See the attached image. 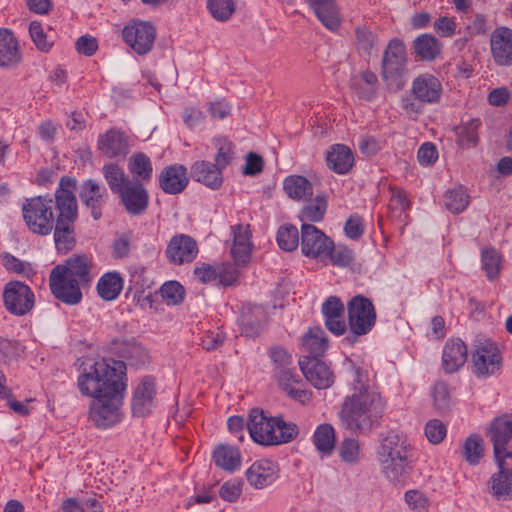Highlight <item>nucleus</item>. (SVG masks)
I'll use <instances>...</instances> for the list:
<instances>
[{
    "label": "nucleus",
    "mask_w": 512,
    "mask_h": 512,
    "mask_svg": "<svg viewBox=\"0 0 512 512\" xmlns=\"http://www.w3.org/2000/svg\"><path fill=\"white\" fill-rule=\"evenodd\" d=\"M207 8L215 20L226 22L236 10V2L235 0H207Z\"/></svg>",
    "instance_id": "nucleus-51"
},
{
    "label": "nucleus",
    "mask_w": 512,
    "mask_h": 512,
    "mask_svg": "<svg viewBox=\"0 0 512 512\" xmlns=\"http://www.w3.org/2000/svg\"><path fill=\"white\" fill-rule=\"evenodd\" d=\"M469 204V195L462 186L448 190L444 195V205L453 214L463 212Z\"/></svg>",
    "instance_id": "nucleus-46"
},
{
    "label": "nucleus",
    "mask_w": 512,
    "mask_h": 512,
    "mask_svg": "<svg viewBox=\"0 0 512 512\" xmlns=\"http://www.w3.org/2000/svg\"><path fill=\"white\" fill-rule=\"evenodd\" d=\"M328 347L326 333L320 327H312L302 337V349L309 354V358L318 359Z\"/></svg>",
    "instance_id": "nucleus-35"
},
{
    "label": "nucleus",
    "mask_w": 512,
    "mask_h": 512,
    "mask_svg": "<svg viewBox=\"0 0 512 512\" xmlns=\"http://www.w3.org/2000/svg\"><path fill=\"white\" fill-rule=\"evenodd\" d=\"M447 433L446 426L438 419L429 420L425 425V435L432 444L441 443Z\"/></svg>",
    "instance_id": "nucleus-61"
},
{
    "label": "nucleus",
    "mask_w": 512,
    "mask_h": 512,
    "mask_svg": "<svg viewBox=\"0 0 512 512\" xmlns=\"http://www.w3.org/2000/svg\"><path fill=\"white\" fill-rule=\"evenodd\" d=\"M155 383L151 378H144L134 391L131 410L136 417L147 416L154 406Z\"/></svg>",
    "instance_id": "nucleus-23"
},
{
    "label": "nucleus",
    "mask_w": 512,
    "mask_h": 512,
    "mask_svg": "<svg viewBox=\"0 0 512 512\" xmlns=\"http://www.w3.org/2000/svg\"><path fill=\"white\" fill-rule=\"evenodd\" d=\"M412 92L420 102L435 103L441 97V83L432 75H420L413 81Z\"/></svg>",
    "instance_id": "nucleus-27"
},
{
    "label": "nucleus",
    "mask_w": 512,
    "mask_h": 512,
    "mask_svg": "<svg viewBox=\"0 0 512 512\" xmlns=\"http://www.w3.org/2000/svg\"><path fill=\"white\" fill-rule=\"evenodd\" d=\"M354 260V253L348 247L338 245L334 246L332 242V247L327 256L324 257L322 262L328 263L331 262L333 265L346 267L350 265Z\"/></svg>",
    "instance_id": "nucleus-57"
},
{
    "label": "nucleus",
    "mask_w": 512,
    "mask_h": 512,
    "mask_svg": "<svg viewBox=\"0 0 512 512\" xmlns=\"http://www.w3.org/2000/svg\"><path fill=\"white\" fill-rule=\"evenodd\" d=\"M415 54L422 60H434L441 51V43L431 34L418 36L413 44Z\"/></svg>",
    "instance_id": "nucleus-41"
},
{
    "label": "nucleus",
    "mask_w": 512,
    "mask_h": 512,
    "mask_svg": "<svg viewBox=\"0 0 512 512\" xmlns=\"http://www.w3.org/2000/svg\"><path fill=\"white\" fill-rule=\"evenodd\" d=\"M335 430L331 424L319 425L313 434V444L317 451L323 455H330L335 448Z\"/></svg>",
    "instance_id": "nucleus-42"
},
{
    "label": "nucleus",
    "mask_w": 512,
    "mask_h": 512,
    "mask_svg": "<svg viewBox=\"0 0 512 512\" xmlns=\"http://www.w3.org/2000/svg\"><path fill=\"white\" fill-rule=\"evenodd\" d=\"M501 354L491 341L479 342L472 354L473 372L476 376H490L500 369Z\"/></svg>",
    "instance_id": "nucleus-12"
},
{
    "label": "nucleus",
    "mask_w": 512,
    "mask_h": 512,
    "mask_svg": "<svg viewBox=\"0 0 512 512\" xmlns=\"http://www.w3.org/2000/svg\"><path fill=\"white\" fill-rule=\"evenodd\" d=\"M160 294L168 305H178L184 299L185 289L177 281H168L161 286Z\"/></svg>",
    "instance_id": "nucleus-58"
},
{
    "label": "nucleus",
    "mask_w": 512,
    "mask_h": 512,
    "mask_svg": "<svg viewBox=\"0 0 512 512\" xmlns=\"http://www.w3.org/2000/svg\"><path fill=\"white\" fill-rule=\"evenodd\" d=\"M277 242L285 251H293L299 245V232L294 225H284L278 229Z\"/></svg>",
    "instance_id": "nucleus-56"
},
{
    "label": "nucleus",
    "mask_w": 512,
    "mask_h": 512,
    "mask_svg": "<svg viewBox=\"0 0 512 512\" xmlns=\"http://www.w3.org/2000/svg\"><path fill=\"white\" fill-rule=\"evenodd\" d=\"M125 43L138 55H146L152 50L156 30L149 22L132 20L122 30Z\"/></svg>",
    "instance_id": "nucleus-8"
},
{
    "label": "nucleus",
    "mask_w": 512,
    "mask_h": 512,
    "mask_svg": "<svg viewBox=\"0 0 512 512\" xmlns=\"http://www.w3.org/2000/svg\"><path fill=\"white\" fill-rule=\"evenodd\" d=\"M407 71V53L402 40L393 38L384 50L381 61V74L390 86L400 88L402 77Z\"/></svg>",
    "instance_id": "nucleus-5"
},
{
    "label": "nucleus",
    "mask_w": 512,
    "mask_h": 512,
    "mask_svg": "<svg viewBox=\"0 0 512 512\" xmlns=\"http://www.w3.org/2000/svg\"><path fill=\"white\" fill-rule=\"evenodd\" d=\"M63 512H102L99 501L94 498L78 500L76 498H67L61 504Z\"/></svg>",
    "instance_id": "nucleus-52"
},
{
    "label": "nucleus",
    "mask_w": 512,
    "mask_h": 512,
    "mask_svg": "<svg viewBox=\"0 0 512 512\" xmlns=\"http://www.w3.org/2000/svg\"><path fill=\"white\" fill-rule=\"evenodd\" d=\"M75 221L56 220L54 223V242L58 251L68 252L75 244Z\"/></svg>",
    "instance_id": "nucleus-39"
},
{
    "label": "nucleus",
    "mask_w": 512,
    "mask_h": 512,
    "mask_svg": "<svg viewBox=\"0 0 512 512\" xmlns=\"http://www.w3.org/2000/svg\"><path fill=\"white\" fill-rule=\"evenodd\" d=\"M120 201L128 214L138 216L143 214L149 204V194L143 183L132 180L118 193Z\"/></svg>",
    "instance_id": "nucleus-17"
},
{
    "label": "nucleus",
    "mask_w": 512,
    "mask_h": 512,
    "mask_svg": "<svg viewBox=\"0 0 512 512\" xmlns=\"http://www.w3.org/2000/svg\"><path fill=\"white\" fill-rule=\"evenodd\" d=\"M242 492V482L239 480H231L225 482L219 490L220 497L228 502H235Z\"/></svg>",
    "instance_id": "nucleus-63"
},
{
    "label": "nucleus",
    "mask_w": 512,
    "mask_h": 512,
    "mask_svg": "<svg viewBox=\"0 0 512 512\" xmlns=\"http://www.w3.org/2000/svg\"><path fill=\"white\" fill-rule=\"evenodd\" d=\"M104 178L113 193L118 194L123 187L132 181L115 163H109L102 168Z\"/></svg>",
    "instance_id": "nucleus-44"
},
{
    "label": "nucleus",
    "mask_w": 512,
    "mask_h": 512,
    "mask_svg": "<svg viewBox=\"0 0 512 512\" xmlns=\"http://www.w3.org/2000/svg\"><path fill=\"white\" fill-rule=\"evenodd\" d=\"M386 408L387 401L370 383L368 372L355 369L352 393L344 398L339 411L342 425L354 433L367 434L380 425Z\"/></svg>",
    "instance_id": "nucleus-1"
},
{
    "label": "nucleus",
    "mask_w": 512,
    "mask_h": 512,
    "mask_svg": "<svg viewBox=\"0 0 512 512\" xmlns=\"http://www.w3.org/2000/svg\"><path fill=\"white\" fill-rule=\"evenodd\" d=\"M434 405L438 410H446L450 405V394L448 386L443 382H438L433 387Z\"/></svg>",
    "instance_id": "nucleus-62"
},
{
    "label": "nucleus",
    "mask_w": 512,
    "mask_h": 512,
    "mask_svg": "<svg viewBox=\"0 0 512 512\" xmlns=\"http://www.w3.org/2000/svg\"><path fill=\"white\" fill-rule=\"evenodd\" d=\"M377 456L379 463L387 462L394 458L400 460L403 456H410V447L399 435L388 433L381 441Z\"/></svg>",
    "instance_id": "nucleus-30"
},
{
    "label": "nucleus",
    "mask_w": 512,
    "mask_h": 512,
    "mask_svg": "<svg viewBox=\"0 0 512 512\" xmlns=\"http://www.w3.org/2000/svg\"><path fill=\"white\" fill-rule=\"evenodd\" d=\"M462 454L470 465H476L484 455L483 440L478 435H470L464 445Z\"/></svg>",
    "instance_id": "nucleus-53"
},
{
    "label": "nucleus",
    "mask_w": 512,
    "mask_h": 512,
    "mask_svg": "<svg viewBox=\"0 0 512 512\" xmlns=\"http://www.w3.org/2000/svg\"><path fill=\"white\" fill-rule=\"evenodd\" d=\"M197 254V242L187 234L174 235L165 250L166 258L173 265L190 263L197 257Z\"/></svg>",
    "instance_id": "nucleus-14"
},
{
    "label": "nucleus",
    "mask_w": 512,
    "mask_h": 512,
    "mask_svg": "<svg viewBox=\"0 0 512 512\" xmlns=\"http://www.w3.org/2000/svg\"><path fill=\"white\" fill-rule=\"evenodd\" d=\"M482 265L489 279H494L500 271V255L493 249H485L482 252Z\"/></svg>",
    "instance_id": "nucleus-60"
},
{
    "label": "nucleus",
    "mask_w": 512,
    "mask_h": 512,
    "mask_svg": "<svg viewBox=\"0 0 512 512\" xmlns=\"http://www.w3.org/2000/svg\"><path fill=\"white\" fill-rule=\"evenodd\" d=\"M327 210V201L324 196H316L300 211V219L308 222H319L324 218Z\"/></svg>",
    "instance_id": "nucleus-48"
},
{
    "label": "nucleus",
    "mask_w": 512,
    "mask_h": 512,
    "mask_svg": "<svg viewBox=\"0 0 512 512\" xmlns=\"http://www.w3.org/2000/svg\"><path fill=\"white\" fill-rule=\"evenodd\" d=\"M331 247L332 240L324 232L312 224H302L301 250L305 256L322 261Z\"/></svg>",
    "instance_id": "nucleus-11"
},
{
    "label": "nucleus",
    "mask_w": 512,
    "mask_h": 512,
    "mask_svg": "<svg viewBox=\"0 0 512 512\" xmlns=\"http://www.w3.org/2000/svg\"><path fill=\"white\" fill-rule=\"evenodd\" d=\"M299 365L307 381L317 389H326L334 382L329 367L319 359L303 357Z\"/></svg>",
    "instance_id": "nucleus-19"
},
{
    "label": "nucleus",
    "mask_w": 512,
    "mask_h": 512,
    "mask_svg": "<svg viewBox=\"0 0 512 512\" xmlns=\"http://www.w3.org/2000/svg\"><path fill=\"white\" fill-rule=\"evenodd\" d=\"M287 196L295 201H308L313 196L312 183L302 175H289L283 181Z\"/></svg>",
    "instance_id": "nucleus-34"
},
{
    "label": "nucleus",
    "mask_w": 512,
    "mask_h": 512,
    "mask_svg": "<svg viewBox=\"0 0 512 512\" xmlns=\"http://www.w3.org/2000/svg\"><path fill=\"white\" fill-rule=\"evenodd\" d=\"M213 459L216 466L227 472L237 470L242 461L239 449L227 444L216 446L213 452Z\"/></svg>",
    "instance_id": "nucleus-36"
},
{
    "label": "nucleus",
    "mask_w": 512,
    "mask_h": 512,
    "mask_svg": "<svg viewBox=\"0 0 512 512\" xmlns=\"http://www.w3.org/2000/svg\"><path fill=\"white\" fill-rule=\"evenodd\" d=\"M377 82V75L367 70L362 73L359 80H354L352 86L360 98L371 100L376 93Z\"/></svg>",
    "instance_id": "nucleus-50"
},
{
    "label": "nucleus",
    "mask_w": 512,
    "mask_h": 512,
    "mask_svg": "<svg viewBox=\"0 0 512 512\" xmlns=\"http://www.w3.org/2000/svg\"><path fill=\"white\" fill-rule=\"evenodd\" d=\"M123 288V279L117 272H108L98 281L97 291L99 296L106 301H112L118 297Z\"/></svg>",
    "instance_id": "nucleus-40"
},
{
    "label": "nucleus",
    "mask_w": 512,
    "mask_h": 512,
    "mask_svg": "<svg viewBox=\"0 0 512 512\" xmlns=\"http://www.w3.org/2000/svg\"><path fill=\"white\" fill-rule=\"evenodd\" d=\"M326 163L335 173L347 174L354 165L353 152L344 144H334L327 150Z\"/></svg>",
    "instance_id": "nucleus-29"
},
{
    "label": "nucleus",
    "mask_w": 512,
    "mask_h": 512,
    "mask_svg": "<svg viewBox=\"0 0 512 512\" xmlns=\"http://www.w3.org/2000/svg\"><path fill=\"white\" fill-rule=\"evenodd\" d=\"M480 126V120L470 119L467 122H462L455 132L457 135L458 144L462 148H470L477 144L478 133L477 130Z\"/></svg>",
    "instance_id": "nucleus-47"
},
{
    "label": "nucleus",
    "mask_w": 512,
    "mask_h": 512,
    "mask_svg": "<svg viewBox=\"0 0 512 512\" xmlns=\"http://www.w3.org/2000/svg\"><path fill=\"white\" fill-rule=\"evenodd\" d=\"M338 452L341 460L350 465L357 464L362 457L360 443L355 438H345L340 443Z\"/></svg>",
    "instance_id": "nucleus-54"
},
{
    "label": "nucleus",
    "mask_w": 512,
    "mask_h": 512,
    "mask_svg": "<svg viewBox=\"0 0 512 512\" xmlns=\"http://www.w3.org/2000/svg\"><path fill=\"white\" fill-rule=\"evenodd\" d=\"M52 200L42 196L26 199L22 205L23 219L31 232L49 235L54 227Z\"/></svg>",
    "instance_id": "nucleus-4"
},
{
    "label": "nucleus",
    "mask_w": 512,
    "mask_h": 512,
    "mask_svg": "<svg viewBox=\"0 0 512 512\" xmlns=\"http://www.w3.org/2000/svg\"><path fill=\"white\" fill-rule=\"evenodd\" d=\"M188 182L187 168L181 164L167 166L159 174V186L166 194L181 193Z\"/></svg>",
    "instance_id": "nucleus-22"
},
{
    "label": "nucleus",
    "mask_w": 512,
    "mask_h": 512,
    "mask_svg": "<svg viewBox=\"0 0 512 512\" xmlns=\"http://www.w3.org/2000/svg\"><path fill=\"white\" fill-rule=\"evenodd\" d=\"M29 34L39 51H50L55 41V37L51 32V28H49V32H46L41 22L32 21L29 25Z\"/></svg>",
    "instance_id": "nucleus-45"
},
{
    "label": "nucleus",
    "mask_w": 512,
    "mask_h": 512,
    "mask_svg": "<svg viewBox=\"0 0 512 512\" xmlns=\"http://www.w3.org/2000/svg\"><path fill=\"white\" fill-rule=\"evenodd\" d=\"M79 196L84 205L90 209L93 219L99 220L108 198L106 188L100 186L95 180L88 179L82 184Z\"/></svg>",
    "instance_id": "nucleus-20"
},
{
    "label": "nucleus",
    "mask_w": 512,
    "mask_h": 512,
    "mask_svg": "<svg viewBox=\"0 0 512 512\" xmlns=\"http://www.w3.org/2000/svg\"><path fill=\"white\" fill-rule=\"evenodd\" d=\"M3 301L11 314L23 316L34 307V293L28 285L20 281H10L5 285Z\"/></svg>",
    "instance_id": "nucleus-10"
},
{
    "label": "nucleus",
    "mask_w": 512,
    "mask_h": 512,
    "mask_svg": "<svg viewBox=\"0 0 512 512\" xmlns=\"http://www.w3.org/2000/svg\"><path fill=\"white\" fill-rule=\"evenodd\" d=\"M322 25L336 31L341 24L340 10L336 0H307Z\"/></svg>",
    "instance_id": "nucleus-26"
},
{
    "label": "nucleus",
    "mask_w": 512,
    "mask_h": 512,
    "mask_svg": "<svg viewBox=\"0 0 512 512\" xmlns=\"http://www.w3.org/2000/svg\"><path fill=\"white\" fill-rule=\"evenodd\" d=\"M76 181L70 177H61L55 192V205L58 212L56 220L76 221L78 216L77 200L74 195Z\"/></svg>",
    "instance_id": "nucleus-13"
},
{
    "label": "nucleus",
    "mask_w": 512,
    "mask_h": 512,
    "mask_svg": "<svg viewBox=\"0 0 512 512\" xmlns=\"http://www.w3.org/2000/svg\"><path fill=\"white\" fill-rule=\"evenodd\" d=\"M488 31L487 19L483 14H477L469 18L468 23L463 31V42L467 43L473 39L474 36L484 35Z\"/></svg>",
    "instance_id": "nucleus-59"
},
{
    "label": "nucleus",
    "mask_w": 512,
    "mask_h": 512,
    "mask_svg": "<svg viewBox=\"0 0 512 512\" xmlns=\"http://www.w3.org/2000/svg\"><path fill=\"white\" fill-rule=\"evenodd\" d=\"M348 319L350 331L357 336L365 335L375 325L376 312L368 298L357 295L348 303Z\"/></svg>",
    "instance_id": "nucleus-7"
},
{
    "label": "nucleus",
    "mask_w": 512,
    "mask_h": 512,
    "mask_svg": "<svg viewBox=\"0 0 512 512\" xmlns=\"http://www.w3.org/2000/svg\"><path fill=\"white\" fill-rule=\"evenodd\" d=\"M381 471L385 477L393 484H403L411 470L410 456H403L398 460L380 463Z\"/></svg>",
    "instance_id": "nucleus-38"
},
{
    "label": "nucleus",
    "mask_w": 512,
    "mask_h": 512,
    "mask_svg": "<svg viewBox=\"0 0 512 512\" xmlns=\"http://www.w3.org/2000/svg\"><path fill=\"white\" fill-rule=\"evenodd\" d=\"M124 377L125 365L122 361L110 365L105 360H98L84 367L78 377V387L83 395L93 398L115 395L125 390Z\"/></svg>",
    "instance_id": "nucleus-3"
},
{
    "label": "nucleus",
    "mask_w": 512,
    "mask_h": 512,
    "mask_svg": "<svg viewBox=\"0 0 512 512\" xmlns=\"http://www.w3.org/2000/svg\"><path fill=\"white\" fill-rule=\"evenodd\" d=\"M277 465L273 461L262 459L253 463L246 471L249 484L261 489L272 484L277 478Z\"/></svg>",
    "instance_id": "nucleus-24"
},
{
    "label": "nucleus",
    "mask_w": 512,
    "mask_h": 512,
    "mask_svg": "<svg viewBox=\"0 0 512 512\" xmlns=\"http://www.w3.org/2000/svg\"><path fill=\"white\" fill-rule=\"evenodd\" d=\"M123 392L95 397L90 405L89 417L99 428H109L121 421Z\"/></svg>",
    "instance_id": "nucleus-6"
},
{
    "label": "nucleus",
    "mask_w": 512,
    "mask_h": 512,
    "mask_svg": "<svg viewBox=\"0 0 512 512\" xmlns=\"http://www.w3.org/2000/svg\"><path fill=\"white\" fill-rule=\"evenodd\" d=\"M274 427L276 441L273 445L291 442L299 433L298 426L294 422H287L282 417H275Z\"/></svg>",
    "instance_id": "nucleus-55"
},
{
    "label": "nucleus",
    "mask_w": 512,
    "mask_h": 512,
    "mask_svg": "<svg viewBox=\"0 0 512 512\" xmlns=\"http://www.w3.org/2000/svg\"><path fill=\"white\" fill-rule=\"evenodd\" d=\"M91 280L90 263L86 256L69 258L66 265L55 266L49 276L52 294L69 305L78 304L82 299L81 285Z\"/></svg>",
    "instance_id": "nucleus-2"
},
{
    "label": "nucleus",
    "mask_w": 512,
    "mask_h": 512,
    "mask_svg": "<svg viewBox=\"0 0 512 512\" xmlns=\"http://www.w3.org/2000/svg\"><path fill=\"white\" fill-rule=\"evenodd\" d=\"M129 172L136 176L141 183L149 182L152 178L153 167L150 158L144 153H135L128 161Z\"/></svg>",
    "instance_id": "nucleus-43"
},
{
    "label": "nucleus",
    "mask_w": 512,
    "mask_h": 512,
    "mask_svg": "<svg viewBox=\"0 0 512 512\" xmlns=\"http://www.w3.org/2000/svg\"><path fill=\"white\" fill-rule=\"evenodd\" d=\"M498 471L487 482L488 492L498 501L508 500L512 495V460L495 459Z\"/></svg>",
    "instance_id": "nucleus-16"
},
{
    "label": "nucleus",
    "mask_w": 512,
    "mask_h": 512,
    "mask_svg": "<svg viewBox=\"0 0 512 512\" xmlns=\"http://www.w3.org/2000/svg\"><path fill=\"white\" fill-rule=\"evenodd\" d=\"M275 417H267L263 410L252 409L248 416V430L251 438L261 445H273L276 441Z\"/></svg>",
    "instance_id": "nucleus-15"
},
{
    "label": "nucleus",
    "mask_w": 512,
    "mask_h": 512,
    "mask_svg": "<svg viewBox=\"0 0 512 512\" xmlns=\"http://www.w3.org/2000/svg\"><path fill=\"white\" fill-rule=\"evenodd\" d=\"M192 177L206 186L217 189L222 185V172L213 163L197 161L191 167Z\"/></svg>",
    "instance_id": "nucleus-33"
},
{
    "label": "nucleus",
    "mask_w": 512,
    "mask_h": 512,
    "mask_svg": "<svg viewBox=\"0 0 512 512\" xmlns=\"http://www.w3.org/2000/svg\"><path fill=\"white\" fill-rule=\"evenodd\" d=\"M357 50L370 56L378 46L377 35L367 26H358L355 29Z\"/></svg>",
    "instance_id": "nucleus-49"
},
{
    "label": "nucleus",
    "mask_w": 512,
    "mask_h": 512,
    "mask_svg": "<svg viewBox=\"0 0 512 512\" xmlns=\"http://www.w3.org/2000/svg\"><path fill=\"white\" fill-rule=\"evenodd\" d=\"M232 230L234 238L231 255L238 265L246 264L250 260L252 247L249 229L248 227L237 225Z\"/></svg>",
    "instance_id": "nucleus-32"
},
{
    "label": "nucleus",
    "mask_w": 512,
    "mask_h": 512,
    "mask_svg": "<svg viewBox=\"0 0 512 512\" xmlns=\"http://www.w3.org/2000/svg\"><path fill=\"white\" fill-rule=\"evenodd\" d=\"M405 501L410 508L417 512L426 511L429 506L428 498L418 490H409L405 493Z\"/></svg>",
    "instance_id": "nucleus-64"
},
{
    "label": "nucleus",
    "mask_w": 512,
    "mask_h": 512,
    "mask_svg": "<svg viewBox=\"0 0 512 512\" xmlns=\"http://www.w3.org/2000/svg\"><path fill=\"white\" fill-rule=\"evenodd\" d=\"M467 360V347L461 339H451L445 343L442 354V366L446 373H454Z\"/></svg>",
    "instance_id": "nucleus-28"
},
{
    "label": "nucleus",
    "mask_w": 512,
    "mask_h": 512,
    "mask_svg": "<svg viewBox=\"0 0 512 512\" xmlns=\"http://www.w3.org/2000/svg\"><path fill=\"white\" fill-rule=\"evenodd\" d=\"M22 60L19 41L12 30L0 28V67H13Z\"/></svg>",
    "instance_id": "nucleus-25"
},
{
    "label": "nucleus",
    "mask_w": 512,
    "mask_h": 512,
    "mask_svg": "<svg viewBox=\"0 0 512 512\" xmlns=\"http://www.w3.org/2000/svg\"><path fill=\"white\" fill-rule=\"evenodd\" d=\"M493 444L494 459L512 460V419L506 415L497 417L488 429Z\"/></svg>",
    "instance_id": "nucleus-9"
},
{
    "label": "nucleus",
    "mask_w": 512,
    "mask_h": 512,
    "mask_svg": "<svg viewBox=\"0 0 512 512\" xmlns=\"http://www.w3.org/2000/svg\"><path fill=\"white\" fill-rule=\"evenodd\" d=\"M98 149L107 158L124 159L129 152L128 138L117 129H110L99 136Z\"/></svg>",
    "instance_id": "nucleus-21"
},
{
    "label": "nucleus",
    "mask_w": 512,
    "mask_h": 512,
    "mask_svg": "<svg viewBox=\"0 0 512 512\" xmlns=\"http://www.w3.org/2000/svg\"><path fill=\"white\" fill-rule=\"evenodd\" d=\"M490 49L496 64L512 65V30L503 26L497 27L491 33Z\"/></svg>",
    "instance_id": "nucleus-18"
},
{
    "label": "nucleus",
    "mask_w": 512,
    "mask_h": 512,
    "mask_svg": "<svg viewBox=\"0 0 512 512\" xmlns=\"http://www.w3.org/2000/svg\"><path fill=\"white\" fill-rule=\"evenodd\" d=\"M266 319V313L261 306L249 307L242 313L240 318L242 335L248 338L260 335L265 327Z\"/></svg>",
    "instance_id": "nucleus-31"
},
{
    "label": "nucleus",
    "mask_w": 512,
    "mask_h": 512,
    "mask_svg": "<svg viewBox=\"0 0 512 512\" xmlns=\"http://www.w3.org/2000/svg\"><path fill=\"white\" fill-rule=\"evenodd\" d=\"M275 377L279 385L288 393V395L298 401L303 402L307 398V392L296 385L299 384V376L295 373L292 366L275 371Z\"/></svg>",
    "instance_id": "nucleus-37"
}]
</instances>
